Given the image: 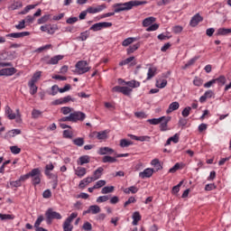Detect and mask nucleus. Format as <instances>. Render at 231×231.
<instances>
[{"instance_id":"nucleus-1","label":"nucleus","mask_w":231,"mask_h":231,"mask_svg":"<svg viewBox=\"0 0 231 231\" xmlns=\"http://www.w3.org/2000/svg\"><path fill=\"white\" fill-rule=\"evenodd\" d=\"M142 5H147V1H130L124 4H115L113 8L116 14H120V12H125L127 10H133L134 6H142ZM117 6H123V8H116Z\"/></svg>"},{"instance_id":"nucleus-2","label":"nucleus","mask_w":231,"mask_h":231,"mask_svg":"<svg viewBox=\"0 0 231 231\" xmlns=\"http://www.w3.org/2000/svg\"><path fill=\"white\" fill-rule=\"evenodd\" d=\"M29 178L32 179V183L34 187L40 185L41 180L42 179V173L41 172V169L34 168L29 172Z\"/></svg>"},{"instance_id":"nucleus-3","label":"nucleus","mask_w":231,"mask_h":231,"mask_svg":"<svg viewBox=\"0 0 231 231\" xmlns=\"http://www.w3.org/2000/svg\"><path fill=\"white\" fill-rule=\"evenodd\" d=\"M75 71L74 73H77V75H84V73H88L91 69V67H89V64L87 60H79L75 65Z\"/></svg>"},{"instance_id":"nucleus-4","label":"nucleus","mask_w":231,"mask_h":231,"mask_svg":"<svg viewBox=\"0 0 231 231\" xmlns=\"http://www.w3.org/2000/svg\"><path fill=\"white\" fill-rule=\"evenodd\" d=\"M45 217H46L47 225H51V223L53 222V219H62V216L60 215V213L57 211H53L52 208H49L45 212Z\"/></svg>"},{"instance_id":"nucleus-5","label":"nucleus","mask_w":231,"mask_h":231,"mask_svg":"<svg viewBox=\"0 0 231 231\" xmlns=\"http://www.w3.org/2000/svg\"><path fill=\"white\" fill-rule=\"evenodd\" d=\"M111 26H113V23H109V22H102V23H97L93 24L89 30H91L92 32H100V30H102V28H111Z\"/></svg>"},{"instance_id":"nucleus-6","label":"nucleus","mask_w":231,"mask_h":231,"mask_svg":"<svg viewBox=\"0 0 231 231\" xmlns=\"http://www.w3.org/2000/svg\"><path fill=\"white\" fill-rule=\"evenodd\" d=\"M70 116L72 118L73 123L79 122V120L80 122H84V120L86 119V114H84V112H80V111L70 113Z\"/></svg>"},{"instance_id":"nucleus-7","label":"nucleus","mask_w":231,"mask_h":231,"mask_svg":"<svg viewBox=\"0 0 231 231\" xmlns=\"http://www.w3.org/2000/svg\"><path fill=\"white\" fill-rule=\"evenodd\" d=\"M50 57H45L43 58V60L45 61V63L49 64V65H55V64H59V60H62V59H64V56L63 55H56L52 58H51L50 60Z\"/></svg>"},{"instance_id":"nucleus-8","label":"nucleus","mask_w":231,"mask_h":231,"mask_svg":"<svg viewBox=\"0 0 231 231\" xmlns=\"http://www.w3.org/2000/svg\"><path fill=\"white\" fill-rule=\"evenodd\" d=\"M201 22H203V17L201 16V14H199V13H198L191 18L189 22V26H191L192 28H196V26H198V24H199V23Z\"/></svg>"},{"instance_id":"nucleus-9","label":"nucleus","mask_w":231,"mask_h":231,"mask_svg":"<svg viewBox=\"0 0 231 231\" xmlns=\"http://www.w3.org/2000/svg\"><path fill=\"white\" fill-rule=\"evenodd\" d=\"M30 32H12L6 34L5 37H13L14 39H23V37H28Z\"/></svg>"},{"instance_id":"nucleus-10","label":"nucleus","mask_w":231,"mask_h":231,"mask_svg":"<svg viewBox=\"0 0 231 231\" xmlns=\"http://www.w3.org/2000/svg\"><path fill=\"white\" fill-rule=\"evenodd\" d=\"M152 174H154V170L151 168H147L143 171H141L139 173V177H141L142 180H145V178H151Z\"/></svg>"},{"instance_id":"nucleus-11","label":"nucleus","mask_w":231,"mask_h":231,"mask_svg":"<svg viewBox=\"0 0 231 231\" xmlns=\"http://www.w3.org/2000/svg\"><path fill=\"white\" fill-rule=\"evenodd\" d=\"M113 152H115V150L107 146L101 147L98 151V154H100V156H105L106 154H113Z\"/></svg>"},{"instance_id":"nucleus-12","label":"nucleus","mask_w":231,"mask_h":231,"mask_svg":"<svg viewBox=\"0 0 231 231\" xmlns=\"http://www.w3.org/2000/svg\"><path fill=\"white\" fill-rule=\"evenodd\" d=\"M89 162H91V157H89V155H82L78 159L77 164L86 165V163H89Z\"/></svg>"},{"instance_id":"nucleus-13","label":"nucleus","mask_w":231,"mask_h":231,"mask_svg":"<svg viewBox=\"0 0 231 231\" xmlns=\"http://www.w3.org/2000/svg\"><path fill=\"white\" fill-rule=\"evenodd\" d=\"M74 172L78 178H84V176H86L87 170L86 168L79 166L77 169H74Z\"/></svg>"},{"instance_id":"nucleus-14","label":"nucleus","mask_w":231,"mask_h":231,"mask_svg":"<svg viewBox=\"0 0 231 231\" xmlns=\"http://www.w3.org/2000/svg\"><path fill=\"white\" fill-rule=\"evenodd\" d=\"M152 23H156V18L154 16H150V17H147L145 18L143 21V26L144 28H147L149 27L151 24H152Z\"/></svg>"},{"instance_id":"nucleus-15","label":"nucleus","mask_w":231,"mask_h":231,"mask_svg":"<svg viewBox=\"0 0 231 231\" xmlns=\"http://www.w3.org/2000/svg\"><path fill=\"white\" fill-rule=\"evenodd\" d=\"M171 120V116H164L163 121H162L160 124V131H167V125Z\"/></svg>"},{"instance_id":"nucleus-16","label":"nucleus","mask_w":231,"mask_h":231,"mask_svg":"<svg viewBox=\"0 0 231 231\" xmlns=\"http://www.w3.org/2000/svg\"><path fill=\"white\" fill-rule=\"evenodd\" d=\"M103 172H104V168H102V167L97 168L94 171L93 178H94L95 181H97V180H100V178H102Z\"/></svg>"},{"instance_id":"nucleus-17","label":"nucleus","mask_w":231,"mask_h":231,"mask_svg":"<svg viewBox=\"0 0 231 231\" xmlns=\"http://www.w3.org/2000/svg\"><path fill=\"white\" fill-rule=\"evenodd\" d=\"M165 120V116H162L159 118H152V119H148L147 122L148 124H151V125H158V124H162Z\"/></svg>"},{"instance_id":"nucleus-18","label":"nucleus","mask_w":231,"mask_h":231,"mask_svg":"<svg viewBox=\"0 0 231 231\" xmlns=\"http://www.w3.org/2000/svg\"><path fill=\"white\" fill-rule=\"evenodd\" d=\"M140 46H141L140 42H137L134 45H130L126 50L127 55H131V53H134V51H136V50H138Z\"/></svg>"},{"instance_id":"nucleus-19","label":"nucleus","mask_w":231,"mask_h":231,"mask_svg":"<svg viewBox=\"0 0 231 231\" xmlns=\"http://www.w3.org/2000/svg\"><path fill=\"white\" fill-rule=\"evenodd\" d=\"M133 222H132V225H134V226H136V225H138V221H141L142 220V216L140 215V212L138 211H135L134 214H133Z\"/></svg>"},{"instance_id":"nucleus-20","label":"nucleus","mask_w":231,"mask_h":231,"mask_svg":"<svg viewBox=\"0 0 231 231\" xmlns=\"http://www.w3.org/2000/svg\"><path fill=\"white\" fill-rule=\"evenodd\" d=\"M199 56H195L194 58L190 59L185 65L182 67V69H187V68H190V66H194L196 61L199 60Z\"/></svg>"},{"instance_id":"nucleus-21","label":"nucleus","mask_w":231,"mask_h":231,"mask_svg":"<svg viewBox=\"0 0 231 231\" xmlns=\"http://www.w3.org/2000/svg\"><path fill=\"white\" fill-rule=\"evenodd\" d=\"M156 71H158L156 67H150L147 73V80H151V79L156 75Z\"/></svg>"},{"instance_id":"nucleus-22","label":"nucleus","mask_w":231,"mask_h":231,"mask_svg":"<svg viewBox=\"0 0 231 231\" xmlns=\"http://www.w3.org/2000/svg\"><path fill=\"white\" fill-rule=\"evenodd\" d=\"M28 86L30 88L31 95H35L37 93V89H39V88L35 85V82L29 81Z\"/></svg>"},{"instance_id":"nucleus-23","label":"nucleus","mask_w":231,"mask_h":231,"mask_svg":"<svg viewBox=\"0 0 231 231\" xmlns=\"http://www.w3.org/2000/svg\"><path fill=\"white\" fill-rule=\"evenodd\" d=\"M177 109H180V103L172 102L170 104L167 113H172V111H177Z\"/></svg>"},{"instance_id":"nucleus-24","label":"nucleus","mask_w":231,"mask_h":231,"mask_svg":"<svg viewBox=\"0 0 231 231\" xmlns=\"http://www.w3.org/2000/svg\"><path fill=\"white\" fill-rule=\"evenodd\" d=\"M103 163H115L117 162L116 158L106 155L102 159Z\"/></svg>"},{"instance_id":"nucleus-25","label":"nucleus","mask_w":231,"mask_h":231,"mask_svg":"<svg viewBox=\"0 0 231 231\" xmlns=\"http://www.w3.org/2000/svg\"><path fill=\"white\" fill-rule=\"evenodd\" d=\"M231 33V28L226 29V28H219L217 31V35H228Z\"/></svg>"},{"instance_id":"nucleus-26","label":"nucleus","mask_w":231,"mask_h":231,"mask_svg":"<svg viewBox=\"0 0 231 231\" xmlns=\"http://www.w3.org/2000/svg\"><path fill=\"white\" fill-rule=\"evenodd\" d=\"M151 164L155 167L156 171H162V169H163V166H162V163H160V160L158 159H153Z\"/></svg>"},{"instance_id":"nucleus-27","label":"nucleus","mask_w":231,"mask_h":231,"mask_svg":"<svg viewBox=\"0 0 231 231\" xmlns=\"http://www.w3.org/2000/svg\"><path fill=\"white\" fill-rule=\"evenodd\" d=\"M125 84V86H128V88H140V82L136 81L134 79H133L131 81H127Z\"/></svg>"},{"instance_id":"nucleus-28","label":"nucleus","mask_w":231,"mask_h":231,"mask_svg":"<svg viewBox=\"0 0 231 231\" xmlns=\"http://www.w3.org/2000/svg\"><path fill=\"white\" fill-rule=\"evenodd\" d=\"M5 113L8 115L7 116L9 120H15L16 116L13 113V110L10 108V106H6Z\"/></svg>"},{"instance_id":"nucleus-29","label":"nucleus","mask_w":231,"mask_h":231,"mask_svg":"<svg viewBox=\"0 0 231 231\" xmlns=\"http://www.w3.org/2000/svg\"><path fill=\"white\" fill-rule=\"evenodd\" d=\"M115 191V187L114 186H106L102 189L101 194H109L111 192Z\"/></svg>"},{"instance_id":"nucleus-30","label":"nucleus","mask_w":231,"mask_h":231,"mask_svg":"<svg viewBox=\"0 0 231 231\" xmlns=\"http://www.w3.org/2000/svg\"><path fill=\"white\" fill-rule=\"evenodd\" d=\"M74 145H77L78 147H82L84 145V137H78L74 139L73 141Z\"/></svg>"},{"instance_id":"nucleus-31","label":"nucleus","mask_w":231,"mask_h":231,"mask_svg":"<svg viewBox=\"0 0 231 231\" xmlns=\"http://www.w3.org/2000/svg\"><path fill=\"white\" fill-rule=\"evenodd\" d=\"M97 140H107V130L97 132Z\"/></svg>"},{"instance_id":"nucleus-32","label":"nucleus","mask_w":231,"mask_h":231,"mask_svg":"<svg viewBox=\"0 0 231 231\" xmlns=\"http://www.w3.org/2000/svg\"><path fill=\"white\" fill-rule=\"evenodd\" d=\"M215 80V84L216 82H217L218 84H221L222 86H225V84H226V78L223 75L219 76L217 79H214Z\"/></svg>"},{"instance_id":"nucleus-33","label":"nucleus","mask_w":231,"mask_h":231,"mask_svg":"<svg viewBox=\"0 0 231 231\" xmlns=\"http://www.w3.org/2000/svg\"><path fill=\"white\" fill-rule=\"evenodd\" d=\"M6 77H12V75H15L17 73V69L12 67V68H6L5 69Z\"/></svg>"},{"instance_id":"nucleus-34","label":"nucleus","mask_w":231,"mask_h":231,"mask_svg":"<svg viewBox=\"0 0 231 231\" xmlns=\"http://www.w3.org/2000/svg\"><path fill=\"white\" fill-rule=\"evenodd\" d=\"M134 41H136V38H126L125 41H123L122 42V46L127 47L130 44H133V42H134Z\"/></svg>"},{"instance_id":"nucleus-35","label":"nucleus","mask_w":231,"mask_h":231,"mask_svg":"<svg viewBox=\"0 0 231 231\" xmlns=\"http://www.w3.org/2000/svg\"><path fill=\"white\" fill-rule=\"evenodd\" d=\"M50 14H45L38 19V24H44V23H48L50 21Z\"/></svg>"},{"instance_id":"nucleus-36","label":"nucleus","mask_w":231,"mask_h":231,"mask_svg":"<svg viewBox=\"0 0 231 231\" xmlns=\"http://www.w3.org/2000/svg\"><path fill=\"white\" fill-rule=\"evenodd\" d=\"M88 208L91 214H99L100 212V207L97 205H92Z\"/></svg>"},{"instance_id":"nucleus-37","label":"nucleus","mask_w":231,"mask_h":231,"mask_svg":"<svg viewBox=\"0 0 231 231\" xmlns=\"http://www.w3.org/2000/svg\"><path fill=\"white\" fill-rule=\"evenodd\" d=\"M129 145H133L132 141H128L127 139L120 140V147H129Z\"/></svg>"},{"instance_id":"nucleus-38","label":"nucleus","mask_w":231,"mask_h":231,"mask_svg":"<svg viewBox=\"0 0 231 231\" xmlns=\"http://www.w3.org/2000/svg\"><path fill=\"white\" fill-rule=\"evenodd\" d=\"M0 219L2 221H6V219H15V216L14 215H8V214H1L0 213Z\"/></svg>"},{"instance_id":"nucleus-39","label":"nucleus","mask_w":231,"mask_h":231,"mask_svg":"<svg viewBox=\"0 0 231 231\" xmlns=\"http://www.w3.org/2000/svg\"><path fill=\"white\" fill-rule=\"evenodd\" d=\"M42 74V71H36L33 76L32 77L30 82H37V80H39V79H41V75Z\"/></svg>"},{"instance_id":"nucleus-40","label":"nucleus","mask_w":231,"mask_h":231,"mask_svg":"<svg viewBox=\"0 0 231 231\" xmlns=\"http://www.w3.org/2000/svg\"><path fill=\"white\" fill-rule=\"evenodd\" d=\"M33 8H35V5H27L24 8V10L20 12V15H25V14H28V12H30V10H33Z\"/></svg>"},{"instance_id":"nucleus-41","label":"nucleus","mask_w":231,"mask_h":231,"mask_svg":"<svg viewBox=\"0 0 231 231\" xmlns=\"http://www.w3.org/2000/svg\"><path fill=\"white\" fill-rule=\"evenodd\" d=\"M134 60V56L129 57L122 61L119 62V66H125L129 64L130 62H133Z\"/></svg>"},{"instance_id":"nucleus-42","label":"nucleus","mask_w":231,"mask_h":231,"mask_svg":"<svg viewBox=\"0 0 231 231\" xmlns=\"http://www.w3.org/2000/svg\"><path fill=\"white\" fill-rule=\"evenodd\" d=\"M73 226H71L70 222H67L66 220L63 223V231H72Z\"/></svg>"},{"instance_id":"nucleus-43","label":"nucleus","mask_w":231,"mask_h":231,"mask_svg":"<svg viewBox=\"0 0 231 231\" xmlns=\"http://www.w3.org/2000/svg\"><path fill=\"white\" fill-rule=\"evenodd\" d=\"M57 30H59V26L57 24H49V34L50 35H53V33H55V32H57Z\"/></svg>"},{"instance_id":"nucleus-44","label":"nucleus","mask_w":231,"mask_h":231,"mask_svg":"<svg viewBox=\"0 0 231 231\" xmlns=\"http://www.w3.org/2000/svg\"><path fill=\"white\" fill-rule=\"evenodd\" d=\"M132 92H133V89L130 88L129 87H123L121 93H123V95H125V97H129Z\"/></svg>"},{"instance_id":"nucleus-45","label":"nucleus","mask_w":231,"mask_h":231,"mask_svg":"<svg viewBox=\"0 0 231 231\" xmlns=\"http://www.w3.org/2000/svg\"><path fill=\"white\" fill-rule=\"evenodd\" d=\"M192 110V107L190 106H187L185 107L182 112L181 115L184 118H187V116H189V115H190V111Z\"/></svg>"},{"instance_id":"nucleus-46","label":"nucleus","mask_w":231,"mask_h":231,"mask_svg":"<svg viewBox=\"0 0 231 231\" xmlns=\"http://www.w3.org/2000/svg\"><path fill=\"white\" fill-rule=\"evenodd\" d=\"M9 136L11 138H14V136H17V134H21V130L20 129H13L8 132Z\"/></svg>"},{"instance_id":"nucleus-47","label":"nucleus","mask_w":231,"mask_h":231,"mask_svg":"<svg viewBox=\"0 0 231 231\" xmlns=\"http://www.w3.org/2000/svg\"><path fill=\"white\" fill-rule=\"evenodd\" d=\"M160 28V24L158 23H153L150 25L147 29L146 32H156Z\"/></svg>"},{"instance_id":"nucleus-48","label":"nucleus","mask_w":231,"mask_h":231,"mask_svg":"<svg viewBox=\"0 0 231 231\" xmlns=\"http://www.w3.org/2000/svg\"><path fill=\"white\" fill-rule=\"evenodd\" d=\"M26 20H22L19 24L15 25L16 30H24L26 28Z\"/></svg>"},{"instance_id":"nucleus-49","label":"nucleus","mask_w":231,"mask_h":231,"mask_svg":"<svg viewBox=\"0 0 231 231\" xmlns=\"http://www.w3.org/2000/svg\"><path fill=\"white\" fill-rule=\"evenodd\" d=\"M83 230L86 231H92L93 230V226L89 222H85L82 226Z\"/></svg>"},{"instance_id":"nucleus-50","label":"nucleus","mask_w":231,"mask_h":231,"mask_svg":"<svg viewBox=\"0 0 231 231\" xmlns=\"http://www.w3.org/2000/svg\"><path fill=\"white\" fill-rule=\"evenodd\" d=\"M101 9H97V7L89 6L86 11L87 14H98Z\"/></svg>"},{"instance_id":"nucleus-51","label":"nucleus","mask_w":231,"mask_h":231,"mask_svg":"<svg viewBox=\"0 0 231 231\" xmlns=\"http://www.w3.org/2000/svg\"><path fill=\"white\" fill-rule=\"evenodd\" d=\"M63 138H69V140H71V138H73V132H70L69 130H64Z\"/></svg>"},{"instance_id":"nucleus-52","label":"nucleus","mask_w":231,"mask_h":231,"mask_svg":"<svg viewBox=\"0 0 231 231\" xmlns=\"http://www.w3.org/2000/svg\"><path fill=\"white\" fill-rule=\"evenodd\" d=\"M165 86H167V79H162L161 83L158 80L156 81V88H160L162 89L165 88Z\"/></svg>"},{"instance_id":"nucleus-53","label":"nucleus","mask_w":231,"mask_h":231,"mask_svg":"<svg viewBox=\"0 0 231 231\" xmlns=\"http://www.w3.org/2000/svg\"><path fill=\"white\" fill-rule=\"evenodd\" d=\"M79 21V17L74 16V17H69L66 20L67 24H75Z\"/></svg>"},{"instance_id":"nucleus-54","label":"nucleus","mask_w":231,"mask_h":231,"mask_svg":"<svg viewBox=\"0 0 231 231\" xmlns=\"http://www.w3.org/2000/svg\"><path fill=\"white\" fill-rule=\"evenodd\" d=\"M41 115H42V112H41V110H38V109H33L32 112V118H39Z\"/></svg>"},{"instance_id":"nucleus-55","label":"nucleus","mask_w":231,"mask_h":231,"mask_svg":"<svg viewBox=\"0 0 231 231\" xmlns=\"http://www.w3.org/2000/svg\"><path fill=\"white\" fill-rule=\"evenodd\" d=\"M89 37V31H85L80 33L79 39L81 41H86Z\"/></svg>"},{"instance_id":"nucleus-56","label":"nucleus","mask_w":231,"mask_h":231,"mask_svg":"<svg viewBox=\"0 0 231 231\" xmlns=\"http://www.w3.org/2000/svg\"><path fill=\"white\" fill-rule=\"evenodd\" d=\"M106 185V180H97L96 184L94 185V189H101V187H104Z\"/></svg>"},{"instance_id":"nucleus-57","label":"nucleus","mask_w":231,"mask_h":231,"mask_svg":"<svg viewBox=\"0 0 231 231\" xmlns=\"http://www.w3.org/2000/svg\"><path fill=\"white\" fill-rule=\"evenodd\" d=\"M10 185H11V187H14L15 189H17V187H21V186L23 185V183H22L21 180L18 179L17 180L10 181Z\"/></svg>"},{"instance_id":"nucleus-58","label":"nucleus","mask_w":231,"mask_h":231,"mask_svg":"<svg viewBox=\"0 0 231 231\" xmlns=\"http://www.w3.org/2000/svg\"><path fill=\"white\" fill-rule=\"evenodd\" d=\"M10 151L13 154H19L21 152V148L18 146H11Z\"/></svg>"},{"instance_id":"nucleus-59","label":"nucleus","mask_w":231,"mask_h":231,"mask_svg":"<svg viewBox=\"0 0 231 231\" xmlns=\"http://www.w3.org/2000/svg\"><path fill=\"white\" fill-rule=\"evenodd\" d=\"M172 32L173 33H181V32H183V27H181V25H175L172 28Z\"/></svg>"},{"instance_id":"nucleus-60","label":"nucleus","mask_w":231,"mask_h":231,"mask_svg":"<svg viewBox=\"0 0 231 231\" xmlns=\"http://www.w3.org/2000/svg\"><path fill=\"white\" fill-rule=\"evenodd\" d=\"M60 92V88L58 85H54L51 87V95H52V97H55V95H57V93Z\"/></svg>"},{"instance_id":"nucleus-61","label":"nucleus","mask_w":231,"mask_h":231,"mask_svg":"<svg viewBox=\"0 0 231 231\" xmlns=\"http://www.w3.org/2000/svg\"><path fill=\"white\" fill-rule=\"evenodd\" d=\"M63 104H68V102H75V98H72L71 96H67L65 97H61Z\"/></svg>"},{"instance_id":"nucleus-62","label":"nucleus","mask_w":231,"mask_h":231,"mask_svg":"<svg viewBox=\"0 0 231 231\" xmlns=\"http://www.w3.org/2000/svg\"><path fill=\"white\" fill-rule=\"evenodd\" d=\"M62 115H69V113H71V107L69 106H63L60 109Z\"/></svg>"},{"instance_id":"nucleus-63","label":"nucleus","mask_w":231,"mask_h":231,"mask_svg":"<svg viewBox=\"0 0 231 231\" xmlns=\"http://www.w3.org/2000/svg\"><path fill=\"white\" fill-rule=\"evenodd\" d=\"M131 203H136V199L134 197H130L127 201L125 202L124 207H128V205H131Z\"/></svg>"},{"instance_id":"nucleus-64","label":"nucleus","mask_w":231,"mask_h":231,"mask_svg":"<svg viewBox=\"0 0 231 231\" xmlns=\"http://www.w3.org/2000/svg\"><path fill=\"white\" fill-rule=\"evenodd\" d=\"M71 89V85L66 84L64 88H60V93H66V91H69Z\"/></svg>"}]
</instances>
